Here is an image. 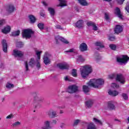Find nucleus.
Returning a JSON list of instances; mask_svg holds the SVG:
<instances>
[{"label": "nucleus", "mask_w": 129, "mask_h": 129, "mask_svg": "<svg viewBox=\"0 0 129 129\" xmlns=\"http://www.w3.org/2000/svg\"><path fill=\"white\" fill-rule=\"evenodd\" d=\"M92 72V67L90 65H86L81 67L80 68V73L83 78H86L90 73Z\"/></svg>", "instance_id": "f257e3e1"}, {"label": "nucleus", "mask_w": 129, "mask_h": 129, "mask_svg": "<svg viewBox=\"0 0 129 129\" xmlns=\"http://www.w3.org/2000/svg\"><path fill=\"white\" fill-rule=\"evenodd\" d=\"M87 84L89 86L94 87V88H99V86L104 84V80L102 79H93L90 80Z\"/></svg>", "instance_id": "f03ea898"}, {"label": "nucleus", "mask_w": 129, "mask_h": 129, "mask_svg": "<svg viewBox=\"0 0 129 129\" xmlns=\"http://www.w3.org/2000/svg\"><path fill=\"white\" fill-rule=\"evenodd\" d=\"M32 34H34V32L32 29H24L22 31V37L23 38H25V39L31 38Z\"/></svg>", "instance_id": "7ed1b4c3"}, {"label": "nucleus", "mask_w": 129, "mask_h": 129, "mask_svg": "<svg viewBox=\"0 0 129 129\" xmlns=\"http://www.w3.org/2000/svg\"><path fill=\"white\" fill-rule=\"evenodd\" d=\"M129 60V57L127 55H120L117 57V62L120 64H126Z\"/></svg>", "instance_id": "20e7f679"}, {"label": "nucleus", "mask_w": 129, "mask_h": 129, "mask_svg": "<svg viewBox=\"0 0 129 129\" xmlns=\"http://www.w3.org/2000/svg\"><path fill=\"white\" fill-rule=\"evenodd\" d=\"M49 57H51V54L48 52H45L43 56V63L45 65H48L51 62V60L49 58Z\"/></svg>", "instance_id": "39448f33"}, {"label": "nucleus", "mask_w": 129, "mask_h": 129, "mask_svg": "<svg viewBox=\"0 0 129 129\" xmlns=\"http://www.w3.org/2000/svg\"><path fill=\"white\" fill-rule=\"evenodd\" d=\"M68 91L69 93H75L78 91V87L76 85H72L68 87Z\"/></svg>", "instance_id": "423d86ee"}, {"label": "nucleus", "mask_w": 129, "mask_h": 129, "mask_svg": "<svg viewBox=\"0 0 129 129\" xmlns=\"http://www.w3.org/2000/svg\"><path fill=\"white\" fill-rule=\"evenodd\" d=\"M55 40L56 41V44H59L60 41L64 44H69V42L67 40L59 35L55 37Z\"/></svg>", "instance_id": "0eeeda50"}, {"label": "nucleus", "mask_w": 129, "mask_h": 129, "mask_svg": "<svg viewBox=\"0 0 129 129\" xmlns=\"http://www.w3.org/2000/svg\"><path fill=\"white\" fill-rule=\"evenodd\" d=\"M13 55L15 57H23V56H24V52L21 51L18 49H14L13 50Z\"/></svg>", "instance_id": "6e6552de"}, {"label": "nucleus", "mask_w": 129, "mask_h": 129, "mask_svg": "<svg viewBox=\"0 0 129 129\" xmlns=\"http://www.w3.org/2000/svg\"><path fill=\"white\" fill-rule=\"evenodd\" d=\"M11 30H12V27H11V26L7 25L2 29V32L3 34H5V35H7V34H9L11 32Z\"/></svg>", "instance_id": "1a4fd4ad"}, {"label": "nucleus", "mask_w": 129, "mask_h": 129, "mask_svg": "<svg viewBox=\"0 0 129 129\" xmlns=\"http://www.w3.org/2000/svg\"><path fill=\"white\" fill-rule=\"evenodd\" d=\"M116 80L117 81H119V82L121 83L122 84H124V82H125V79H124V77H123V76L121 74L117 75Z\"/></svg>", "instance_id": "9d476101"}, {"label": "nucleus", "mask_w": 129, "mask_h": 129, "mask_svg": "<svg viewBox=\"0 0 129 129\" xmlns=\"http://www.w3.org/2000/svg\"><path fill=\"white\" fill-rule=\"evenodd\" d=\"M114 13L117 17L121 20H122V13L120 12V9L118 8H116L114 10Z\"/></svg>", "instance_id": "9b49d317"}, {"label": "nucleus", "mask_w": 129, "mask_h": 129, "mask_svg": "<svg viewBox=\"0 0 129 129\" xmlns=\"http://www.w3.org/2000/svg\"><path fill=\"white\" fill-rule=\"evenodd\" d=\"M44 125L42 126L40 129H49L51 128L52 127L50 125L51 124V121L46 120L44 122Z\"/></svg>", "instance_id": "f8f14e48"}, {"label": "nucleus", "mask_w": 129, "mask_h": 129, "mask_svg": "<svg viewBox=\"0 0 129 129\" xmlns=\"http://www.w3.org/2000/svg\"><path fill=\"white\" fill-rule=\"evenodd\" d=\"M57 67L59 68V69L62 70L68 69V68H69V65L66 62L58 63L57 64Z\"/></svg>", "instance_id": "ddd939ff"}, {"label": "nucleus", "mask_w": 129, "mask_h": 129, "mask_svg": "<svg viewBox=\"0 0 129 129\" xmlns=\"http://www.w3.org/2000/svg\"><path fill=\"white\" fill-rule=\"evenodd\" d=\"M2 44L4 52L7 53L8 52V43H7V40L5 39L2 40Z\"/></svg>", "instance_id": "4468645a"}, {"label": "nucleus", "mask_w": 129, "mask_h": 129, "mask_svg": "<svg viewBox=\"0 0 129 129\" xmlns=\"http://www.w3.org/2000/svg\"><path fill=\"white\" fill-rule=\"evenodd\" d=\"M75 25L76 27L78 28V29H82V28L84 27V22L82 20H80L76 23Z\"/></svg>", "instance_id": "2eb2a0df"}, {"label": "nucleus", "mask_w": 129, "mask_h": 129, "mask_svg": "<svg viewBox=\"0 0 129 129\" xmlns=\"http://www.w3.org/2000/svg\"><path fill=\"white\" fill-rule=\"evenodd\" d=\"M123 29H122V26L120 25H116L115 29H114V32L115 34H119V33H121L122 32Z\"/></svg>", "instance_id": "dca6fc26"}, {"label": "nucleus", "mask_w": 129, "mask_h": 129, "mask_svg": "<svg viewBox=\"0 0 129 129\" xmlns=\"http://www.w3.org/2000/svg\"><path fill=\"white\" fill-rule=\"evenodd\" d=\"M80 50L82 52H84L85 51H87V44L85 43H82L80 45Z\"/></svg>", "instance_id": "f3484780"}, {"label": "nucleus", "mask_w": 129, "mask_h": 129, "mask_svg": "<svg viewBox=\"0 0 129 129\" xmlns=\"http://www.w3.org/2000/svg\"><path fill=\"white\" fill-rule=\"evenodd\" d=\"M87 26H88V27L92 26L94 31H97L98 30V28L96 26V25L92 22H88Z\"/></svg>", "instance_id": "a211bd4d"}, {"label": "nucleus", "mask_w": 129, "mask_h": 129, "mask_svg": "<svg viewBox=\"0 0 129 129\" xmlns=\"http://www.w3.org/2000/svg\"><path fill=\"white\" fill-rule=\"evenodd\" d=\"M85 105L88 108H91L93 105V100H89L85 102Z\"/></svg>", "instance_id": "6ab92c4d"}, {"label": "nucleus", "mask_w": 129, "mask_h": 129, "mask_svg": "<svg viewBox=\"0 0 129 129\" xmlns=\"http://www.w3.org/2000/svg\"><path fill=\"white\" fill-rule=\"evenodd\" d=\"M48 115L51 116V117H55L57 115V113L56 111L50 110L47 112Z\"/></svg>", "instance_id": "aec40b11"}, {"label": "nucleus", "mask_w": 129, "mask_h": 129, "mask_svg": "<svg viewBox=\"0 0 129 129\" xmlns=\"http://www.w3.org/2000/svg\"><path fill=\"white\" fill-rule=\"evenodd\" d=\"M59 2V4L57 5V7H61L63 8V7H66L67 6V2L65 0H58Z\"/></svg>", "instance_id": "412c9836"}, {"label": "nucleus", "mask_w": 129, "mask_h": 129, "mask_svg": "<svg viewBox=\"0 0 129 129\" xmlns=\"http://www.w3.org/2000/svg\"><path fill=\"white\" fill-rule=\"evenodd\" d=\"M108 108H109L111 110L115 109V106L114 105L113 102L112 101L108 102Z\"/></svg>", "instance_id": "4be33fe9"}, {"label": "nucleus", "mask_w": 129, "mask_h": 129, "mask_svg": "<svg viewBox=\"0 0 129 129\" xmlns=\"http://www.w3.org/2000/svg\"><path fill=\"white\" fill-rule=\"evenodd\" d=\"M108 93L109 94V95H112V96H116L118 95V92L116 91L109 90Z\"/></svg>", "instance_id": "5701e85b"}, {"label": "nucleus", "mask_w": 129, "mask_h": 129, "mask_svg": "<svg viewBox=\"0 0 129 129\" xmlns=\"http://www.w3.org/2000/svg\"><path fill=\"white\" fill-rule=\"evenodd\" d=\"M28 64L31 67H34L36 64V62L35 61V59L34 58H31L30 59Z\"/></svg>", "instance_id": "b1692460"}, {"label": "nucleus", "mask_w": 129, "mask_h": 129, "mask_svg": "<svg viewBox=\"0 0 129 129\" xmlns=\"http://www.w3.org/2000/svg\"><path fill=\"white\" fill-rule=\"evenodd\" d=\"M15 11V7L13 5H10L7 9V12L11 14V13H13Z\"/></svg>", "instance_id": "393cba45"}, {"label": "nucleus", "mask_w": 129, "mask_h": 129, "mask_svg": "<svg viewBox=\"0 0 129 129\" xmlns=\"http://www.w3.org/2000/svg\"><path fill=\"white\" fill-rule=\"evenodd\" d=\"M34 50H35V53L37 56V59H38V60H40V59H41V56H40L41 54H42V53H43V51L37 50V49H36V48H35Z\"/></svg>", "instance_id": "a878e982"}, {"label": "nucleus", "mask_w": 129, "mask_h": 129, "mask_svg": "<svg viewBox=\"0 0 129 129\" xmlns=\"http://www.w3.org/2000/svg\"><path fill=\"white\" fill-rule=\"evenodd\" d=\"M29 19L31 24H34L36 22V18L33 15H29Z\"/></svg>", "instance_id": "bb28decb"}, {"label": "nucleus", "mask_w": 129, "mask_h": 129, "mask_svg": "<svg viewBox=\"0 0 129 129\" xmlns=\"http://www.w3.org/2000/svg\"><path fill=\"white\" fill-rule=\"evenodd\" d=\"M95 46H97L100 48H104V45H103V42L101 41H97L95 43Z\"/></svg>", "instance_id": "cd10ccee"}, {"label": "nucleus", "mask_w": 129, "mask_h": 129, "mask_svg": "<svg viewBox=\"0 0 129 129\" xmlns=\"http://www.w3.org/2000/svg\"><path fill=\"white\" fill-rule=\"evenodd\" d=\"M93 120L95 123L96 124H100V125H102V122L100 121V120L96 118H93Z\"/></svg>", "instance_id": "c85d7f7f"}, {"label": "nucleus", "mask_w": 129, "mask_h": 129, "mask_svg": "<svg viewBox=\"0 0 129 129\" xmlns=\"http://www.w3.org/2000/svg\"><path fill=\"white\" fill-rule=\"evenodd\" d=\"M66 53H74V54H77V51L74 48H71L69 50L66 51Z\"/></svg>", "instance_id": "c756f323"}, {"label": "nucleus", "mask_w": 129, "mask_h": 129, "mask_svg": "<svg viewBox=\"0 0 129 129\" xmlns=\"http://www.w3.org/2000/svg\"><path fill=\"white\" fill-rule=\"evenodd\" d=\"M78 1L81 6H88V3H87L86 0H78Z\"/></svg>", "instance_id": "7c9ffc66"}, {"label": "nucleus", "mask_w": 129, "mask_h": 129, "mask_svg": "<svg viewBox=\"0 0 129 129\" xmlns=\"http://www.w3.org/2000/svg\"><path fill=\"white\" fill-rule=\"evenodd\" d=\"M21 122L16 121V122H15L14 123H13L12 125L13 127H18L20 126V125H21Z\"/></svg>", "instance_id": "2f4dec72"}, {"label": "nucleus", "mask_w": 129, "mask_h": 129, "mask_svg": "<svg viewBox=\"0 0 129 129\" xmlns=\"http://www.w3.org/2000/svg\"><path fill=\"white\" fill-rule=\"evenodd\" d=\"M48 12L51 16H54L55 15V10L52 8H48Z\"/></svg>", "instance_id": "473e14b6"}, {"label": "nucleus", "mask_w": 129, "mask_h": 129, "mask_svg": "<svg viewBox=\"0 0 129 129\" xmlns=\"http://www.w3.org/2000/svg\"><path fill=\"white\" fill-rule=\"evenodd\" d=\"M77 59L79 62H84L85 61V58H83L81 55L78 56Z\"/></svg>", "instance_id": "72a5a7b5"}, {"label": "nucleus", "mask_w": 129, "mask_h": 129, "mask_svg": "<svg viewBox=\"0 0 129 129\" xmlns=\"http://www.w3.org/2000/svg\"><path fill=\"white\" fill-rule=\"evenodd\" d=\"M20 30L14 31L12 33L11 36H13V37H17V36H19V35H20Z\"/></svg>", "instance_id": "f704fd0d"}, {"label": "nucleus", "mask_w": 129, "mask_h": 129, "mask_svg": "<svg viewBox=\"0 0 129 129\" xmlns=\"http://www.w3.org/2000/svg\"><path fill=\"white\" fill-rule=\"evenodd\" d=\"M37 27L38 28H39L40 30H41V31H42V30H44V23H38L37 25Z\"/></svg>", "instance_id": "c9c22d12"}, {"label": "nucleus", "mask_w": 129, "mask_h": 129, "mask_svg": "<svg viewBox=\"0 0 129 129\" xmlns=\"http://www.w3.org/2000/svg\"><path fill=\"white\" fill-rule=\"evenodd\" d=\"M83 90L85 93H87L88 92H89V88L87 86H83Z\"/></svg>", "instance_id": "e433bc0d"}, {"label": "nucleus", "mask_w": 129, "mask_h": 129, "mask_svg": "<svg viewBox=\"0 0 129 129\" xmlns=\"http://www.w3.org/2000/svg\"><path fill=\"white\" fill-rule=\"evenodd\" d=\"M17 47H18V48H22V47H24V42L19 41L17 43Z\"/></svg>", "instance_id": "4c0bfd02"}, {"label": "nucleus", "mask_w": 129, "mask_h": 129, "mask_svg": "<svg viewBox=\"0 0 129 129\" xmlns=\"http://www.w3.org/2000/svg\"><path fill=\"white\" fill-rule=\"evenodd\" d=\"M6 87L7 88H8V89H11V88H14V85L10 83H7L6 84Z\"/></svg>", "instance_id": "58836bf2"}, {"label": "nucleus", "mask_w": 129, "mask_h": 129, "mask_svg": "<svg viewBox=\"0 0 129 129\" xmlns=\"http://www.w3.org/2000/svg\"><path fill=\"white\" fill-rule=\"evenodd\" d=\"M77 71L75 69L73 70L72 73V76H73L74 77H76L77 76Z\"/></svg>", "instance_id": "ea45409f"}, {"label": "nucleus", "mask_w": 129, "mask_h": 129, "mask_svg": "<svg viewBox=\"0 0 129 129\" xmlns=\"http://www.w3.org/2000/svg\"><path fill=\"white\" fill-rule=\"evenodd\" d=\"M111 87L114 89H117L118 88V87H119V86H118V85L115 83H112L111 85Z\"/></svg>", "instance_id": "a19ab883"}, {"label": "nucleus", "mask_w": 129, "mask_h": 129, "mask_svg": "<svg viewBox=\"0 0 129 129\" xmlns=\"http://www.w3.org/2000/svg\"><path fill=\"white\" fill-rule=\"evenodd\" d=\"M122 97L124 100H127V99H128V96H127V95L125 93L122 94Z\"/></svg>", "instance_id": "79ce46f5"}, {"label": "nucleus", "mask_w": 129, "mask_h": 129, "mask_svg": "<svg viewBox=\"0 0 129 129\" xmlns=\"http://www.w3.org/2000/svg\"><path fill=\"white\" fill-rule=\"evenodd\" d=\"M105 19L106 21H109V14L108 13H105Z\"/></svg>", "instance_id": "37998d69"}, {"label": "nucleus", "mask_w": 129, "mask_h": 129, "mask_svg": "<svg viewBox=\"0 0 129 129\" xmlns=\"http://www.w3.org/2000/svg\"><path fill=\"white\" fill-rule=\"evenodd\" d=\"M6 23V20L2 19L0 20V27H3L4 25Z\"/></svg>", "instance_id": "c03bdc74"}, {"label": "nucleus", "mask_w": 129, "mask_h": 129, "mask_svg": "<svg viewBox=\"0 0 129 129\" xmlns=\"http://www.w3.org/2000/svg\"><path fill=\"white\" fill-rule=\"evenodd\" d=\"M109 47L112 50H115V49L116 48V45L114 44H110L109 45Z\"/></svg>", "instance_id": "a18cd8bd"}, {"label": "nucleus", "mask_w": 129, "mask_h": 129, "mask_svg": "<svg viewBox=\"0 0 129 129\" xmlns=\"http://www.w3.org/2000/svg\"><path fill=\"white\" fill-rule=\"evenodd\" d=\"M28 64V61L25 62L26 71H29V66Z\"/></svg>", "instance_id": "49530a36"}, {"label": "nucleus", "mask_w": 129, "mask_h": 129, "mask_svg": "<svg viewBox=\"0 0 129 129\" xmlns=\"http://www.w3.org/2000/svg\"><path fill=\"white\" fill-rule=\"evenodd\" d=\"M35 65L37 68H40V67H41V64H40V61H39L35 62Z\"/></svg>", "instance_id": "de8ad7c7"}, {"label": "nucleus", "mask_w": 129, "mask_h": 129, "mask_svg": "<svg viewBox=\"0 0 129 129\" xmlns=\"http://www.w3.org/2000/svg\"><path fill=\"white\" fill-rule=\"evenodd\" d=\"M13 117H14V115H13L12 114H11L7 116L6 117V118L11 119V118H13Z\"/></svg>", "instance_id": "09e8293b"}, {"label": "nucleus", "mask_w": 129, "mask_h": 129, "mask_svg": "<svg viewBox=\"0 0 129 129\" xmlns=\"http://www.w3.org/2000/svg\"><path fill=\"white\" fill-rule=\"evenodd\" d=\"M79 122H80V120L77 119L75 121L74 124V125H77V124H78V123H79Z\"/></svg>", "instance_id": "8fccbe9b"}, {"label": "nucleus", "mask_w": 129, "mask_h": 129, "mask_svg": "<svg viewBox=\"0 0 129 129\" xmlns=\"http://www.w3.org/2000/svg\"><path fill=\"white\" fill-rule=\"evenodd\" d=\"M109 79H113L114 78V74H111L108 76Z\"/></svg>", "instance_id": "3c124183"}, {"label": "nucleus", "mask_w": 129, "mask_h": 129, "mask_svg": "<svg viewBox=\"0 0 129 129\" xmlns=\"http://www.w3.org/2000/svg\"><path fill=\"white\" fill-rule=\"evenodd\" d=\"M100 59H101V57H100L99 55L95 57V60L96 61V62H98V61H99Z\"/></svg>", "instance_id": "603ef678"}, {"label": "nucleus", "mask_w": 129, "mask_h": 129, "mask_svg": "<svg viewBox=\"0 0 129 129\" xmlns=\"http://www.w3.org/2000/svg\"><path fill=\"white\" fill-rule=\"evenodd\" d=\"M124 2V0H117V3L119 4V5H122Z\"/></svg>", "instance_id": "864d4df0"}, {"label": "nucleus", "mask_w": 129, "mask_h": 129, "mask_svg": "<svg viewBox=\"0 0 129 129\" xmlns=\"http://www.w3.org/2000/svg\"><path fill=\"white\" fill-rule=\"evenodd\" d=\"M125 10L127 12V13H129V4L126 6V7L125 8Z\"/></svg>", "instance_id": "5fc2aeb1"}, {"label": "nucleus", "mask_w": 129, "mask_h": 129, "mask_svg": "<svg viewBox=\"0 0 129 129\" xmlns=\"http://www.w3.org/2000/svg\"><path fill=\"white\" fill-rule=\"evenodd\" d=\"M65 81H69V76H66L64 77Z\"/></svg>", "instance_id": "6e6d98bb"}, {"label": "nucleus", "mask_w": 129, "mask_h": 129, "mask_svg": "<svg viewBox=\"0 0 129 129\" xmlns=\"http://www.w3.org/2000/svg\"><path fill=\"white\" fill-rule=\"evenodd\" d=\"M42 4H43V6H44V7H47V6H48V4L45 1H42Z\"/></svg>", "instance_id": "4d7b16f0"}, {"label": "nucleus", "mask_w": 129, "mask_h": 129, "mask_svg": "<svg viewBox=\"0 0 129 129\" xmlns=\"http://www.w3.org/2000/svg\"><path fill=\"white\" fill-rule=\"evenodd\" d=\"M40 16L41 17H44L45 16V12H44V11H41L40 12Z\"/></svg>", "instance_id": "13d9d810"}, {"label": "nucleus", "mask_w": 129, "mask_h": 129, "mask_svg": "<svg viewBox=\"0 0 129 129\" xmlns=\"http://www.w3.org/2000/svg\"><path fill=\"white\" fill-rule=\"evenodd\" d=\"M114 39H115V38L114 36H111L109 38V40H110V41H113Z\"/></svg>", "instance_id": "bf43d9fd"}, {"label": "nucleus", "mask_w": 129, "mask_h": 129, "mask_svg": "<svg viewBox=\"0 0 129 129\" xmlns=\"http://www.w3.org/2000/svg\"><path fill=\"white\" fill-rule=\"evenodd\" d=\"M55 28H56V29H59L60 30H62V29H63L61 27L60 25H56L55 26Z\"/></svg>", "instance_id": "052dcab7"}, {"label": "nucleus", "mask_w": 129, "mask_h": 129, "mask_svg": "<svg viewBox=\"0 0 129 129\" xmlns=\"http://www.w3.org/2000/svg\"><path fill=\"white\" fill-rule=\"evenodd\" d=\"M37 101L38 103H39V102H42V101H43V100H42V99H38L37 100Z\"/></svg>", "instance_id": "680f3d73"}, {"label": "nucleus", "mask_w": 129, "mask_h": 129, "mask_svg": "<svg viewBox=\"0 0 129 129\" xmlns=\"http://www.w3.org/2000/svg\"><path fill=\"white\" fill-rule=\"evenodd\" d=\"M52 123H54V124H56V123H57V120H52Z\"/></svg>", "instance_id": "e2e57ef3"}, {"label": "nucleus", "mask_w": 129, "mask_h": 129, "mask_svg": "<svg viewBox=\"0 0 129 129\" xmlns=\"http://www.w3.org/2000/svg\"><path fill=\"white\" fill-rule=\"evenodd\" d=\"M41 106V104H38V105L35 106V108H38V107H40Z\"/></svg>", "instance_id": "0e129e2a"}, {"label": "nucleus", "mask_w": 129, "mask_h": 129, "mask_svg": "<svg viewBox=\"0 0 129 129\" xmlns=\"http://www.w3.org/2000/svg\"><path fill=\"white\" fill-rule=\"evenodd\" d=\"M115 121H118V122H120V120L117 119H115Z\"/></svg>", "instance_id": "69168bd1"}, {"label": "nucleus", "mask_w": 129, "mask_h": 129, "mask_svg": "<svg viewBox=\"0 0 129 129\" xmlns=\"http://www.w3.org/2000/svg\"><path fill=\"white\" fill-rule=\"evenodd\" d=\"M64 112L63 111V110H60V113H63Z\"/></svg>", "instance_id": "338daca9"}, {"label": "nucleus", "mask_w": 129, "mask_h": 129, "mask_svg": "<svg viewBox=\"0 0 129 129\" xmlns=\"http://www.w3.org/2000/svg\"><path fill=\"white\" fill-rule=\"evenodd\" d=\"M49 29L48 28H46V31H48Z\"/></svg>", "instance_id": "774afa93"}]
</instances>
